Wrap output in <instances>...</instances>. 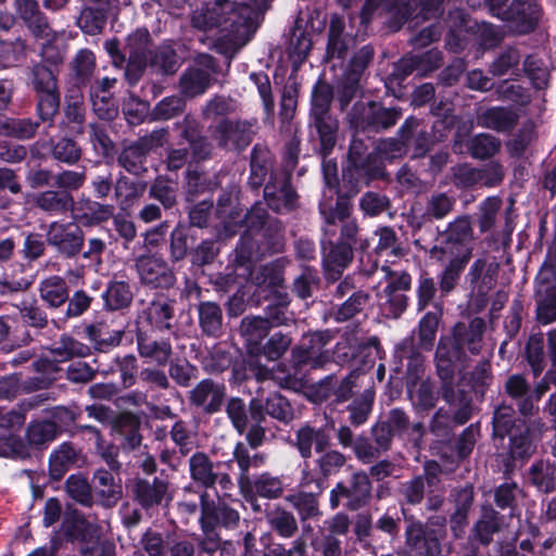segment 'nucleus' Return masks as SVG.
<instances>
[{
  "label": "nucleus",
  "instance_id": "24",
  "mask_svg": "<svg viewBox=\"0 0 556 556\" xmlns=\"http://www.w3.org/2000/svg\"><path fill=\"white\" fill-rule=\"evenodd\" d=\"M357 192V189H353L346 194L339 193L333 207L327 208L324 204L319 205V213L324 219L323 231L325 236L332 238L338 232V224L345 223V220H356V218L351 217L353 210L351 198Z\"/></svg>",
  "mask_w": 556,
  "mask_h": 556
},
{
  "label": "nucleus",
  "instance_id": "50",
  "mask_svg": "<svg viewBox=\"0 0 556 556\" xmlns=\"http://www.w3.org/2000/svg\"><path fill=\"white\" fill-rule=\"evenodd\" d=\"M477 397L483 399L493 381L492 366L489 359H481L462 376Z\"/></svg>",
  "mask_w": 556,
  "mask_h": 556
},
{
  "label": "nucleus",
  "instance_id": "7",
  "mask_svg": "<svg viewBox=\"0 0 556 556\" xmlns=\"http://www.w3.org/2000/svg\"><path fill=\"white\" fill-rule=\"evenodd\" d=\"M372 497V481L365 470L352 472L346 482L339 481L329 493V505L337 509L343 505L350 511L366 507Z\"/></svg>",
  "mask_w": 556,
  "mask_h": 556
},
{
  "label": "nucleus",
  "instance_id": "26",
  "mask_svg": "<svg viewBox=\"0 0 556 556\" xmlns=\"http://www.w3.org/2000/svg\"><path fill=\"white\" fill-rule=\"evenodd\" d=\"M92 491L96 502L104 508H113L123 496L121 479H115L113 473L104 468L97 469L92 476Z\"/></svg>",
  "mask_w": 556,
  "mask_h": 556
},
{
  "label": "nucleus",
  "instance_id": "45",
  "mask_svg": "<svg viewBox=\"0 0 556 556\" xmlns=\"http://www.w3.org/2000/svg\"><path fill=\"white\" fill-rule=\"evenodd\" d=\"M249 413L252 424L244 432L247 446L253 450L262 446L266 440V428L263 422L266 420L265 414H262V400L252 399L249 403Z\"/></svg>",
  "mask_w": 556,
  "mask_h": 556
},
{
  "label": "nucleus",
  "instance_id": "13",
  "mask_svg": "<svg viewBox=\"0 0 556 556\" xmlns=\"http://www.w3.org/2000/svg\"><path fill=\"white\" fill-rule=\"evenodd\" d=\"M542 15L543 10L536 0H513L498 16L511 34L522 36L536 29Z\"/></svg>",
  "mask_w": 556,
  "mask_h": 556
},
{
  "label": "nucleus",
  "instance_id": "61",
  "mask_svg": "<svg viewBox=\"0 0 556 556\" xmlns=\"http://www.w3.org/2000/svg\"><path fill=\"white\" fill-rule=\"evenodd\" d=\"M150 67L157 74L173 75L179 68V59L170 46H160L149 56Z\"/></svg>",
  "mask_w": 556,
  "mask_h": 556
},
{
  "label": "nucleus",
  "instance_id": "27",
  "mask_svg": "<svg viewBox=\"0 0 556 556\" xmlns=\"http://www.w3.org/2000/svg\"><path fill=\"white\" fill-rule=\"evenodd\" d=\"M504 393L516 402L518 413L525 417H532L539 412L531 395V386L525 376L520 374L510 375L504 382Z\"/></svg>",
  "mask_w": 556,
  "mask_h": 556
},
{
  "label": "nucleus",
  "instance_id": "43",
  "mask_svg": "<svg viewBox=\"0 0 556 556\" xmlns=\"http://www.w3.org/2000/svg\"><path fill=\"white\" fill-rule=\"evenodd\" d=\"M68 285L63 277L50 276L39 283L40 299L50 307L59 308L68 300Z\"/></svg>",
  "mask_w": 556,
  "mask_h": 556
},
{
  "label": "nucleus",
  "instance_id": "14",
  "mask_svg": "<svg viewBox=\"0 0 556 556\" xmlns=\"http://www.w3.org/2000/svg\"><path fill=\"white\" fill-rule=\"evenodd\" d=\"M46 240L62 257L75 258L84 249L85 233L74 222H52L48 226Z\"/></svg>",
  "mask_w": 556,
  "mask_h": 556
},
{
  "label": "nucleus",
  "instance_id": "55",
  "mask_svg": "<svg viewBox=\"0 0 556 556\" xmlns=\"http://www.w3.org/2000/svg\"><path fill=\"white\" fill-rule=\"evenodd\" d=\"M104 306L110 311L128 307L134 299L131 286L127 281H112L102 294Z\"/></svg>",
  "mask_w": 556,
  "mask_h": 556
},
{
  "label": "nucleus",
  "instance_id": "12",
  "mask_svg": "<svg viewBox=\"0 0 556 556\" xmlns=\"http://www.w3.org/2000/svg\"><path fill=\"white\" fill-rule=\"evenodd\" d=\"M134 501L146 511L155 510L161 506H168L173 501L170 483L166 479L135 478L130 484Z\"/></svg>",
  "mask_w": 556,
  "mask_h": 556
},
{
  "label": "nucleus",
  "instance_id": "6",
  "mask_svg": "<svg viewBox=\"0 0 556 556\" xmlns=\"http://www.w3.org/2000/svg\"><path fill=\"white\" fill-rule=\"evenodd\" d=\"M406 544L419 556H440L446 536V518L434 515L424 523L414 516L406 517Z\"/></svg>",
  "mask_w": 556,
  "mask_h": 556
},
{
  "label": "nucleus",
  "instance_id": "21",
  "mask_svg": "<svg viewBox=\"0 0 556 556\" xmlns=\"http://www.w3.org/2000/svg\"><path fill=\"white\" fill-rule=\"evenodd\" d=\"M176 300L164 294L155 295L141 312L140 317L155 330L170 331L176 321Z\"/></svg>",
  "mask_w": 556,
  "mask_h": 556
},
{
  "label": "nucleus",
  "instance_id": "2",
  "mask_svg": "<svg viewBox=\"0 0 556 556\" xmlns=\"http://www.w3.org/2000/svg\"><path fill=\"white\" fill-rule=\"evenodd\" d=\"M270 0H214L193 12L194 28L210 30L220 28L213 43L214 49L232 58L254 36L257 29L256 14L266 11Z\"/></svg>",
  "mask_w": 556,
  "mask_h": 556
},
{
  "label": "nucleus",
  "instance_id": "20",
  "mask_svg": "<svg viewBox=\"0 0 556 556\" xmlns=\"http://www.w3.org/2000/svg\"><path fill=\"white\" fill-rule=\"evenodd\" d=\"M290 444L296 448L304 462L316 453L324 452L330 445V435L324 427H314L308 422L302 424L294 431V439Z\"/></svg>",
  "mask_w": 556,
  "mask_h": 556
},
{
  "label": "nucleus",
  "instance_id": "58",
  "mask_svg": "<svg viewBox=\"0 0 556 556\" xmlns=\"http://www.w3.org/2000/svg\"><path fill=\"white\" fill-rule=\"evenodd\" d=\"M467 147L469 154L473 159L488 160L500 152L502 141L494 135L481 132L471 137Z\"/></svg>",
  "mask_w": 556,
  "mask_h": 556
},
{
  "label": "nucleus",
  "instance_id": "44",
  "mask_svg": "<svg viewBox=\"0 0 556 556\" xmlns=\"http://www.w3.org/2000/svg\"><path fill=\"white\" fill-rule=\"evenodd\" d=\"M243 491L251 492L260 497L277 500L282 496L285 488L282 479L268 471L254 476Z\"/></svg>",
  "mask_w": 556,
  "mask_h": 556
},
{
  "label": "nucleus",
  "instance_id": "56",
  "mask_svg": "<svg viewBox=\"0 0 556 556\" xmlns=\"http://www.w3.org/2000/svg\"><path fill=\"white\" fill-rule=\"evenodd\" d=\"M50 152L53 160L68 166L77 164L83 157L81 147L72 138L50 139Z\"/></svg>",
  "mask_w": 556,
  "mask_h": 556
},
{
  "label": "nucleus",
  "instance_id": "18",
  "mask_svg": "<svg viewBox=\"0 0 556 556\" xmlns=\"http://www.w3.org/2000/svg\"><path fill=\"white\" fill-rule=\"evenodd\" d=\"M256 121H232L224 118L213 128L212 136L224 149L243 150L252 141Z\"/></svg>",
  "mask_w": 556,
  "mask_h": 556
},
{
  "label": "nucleus",
  "instance_id": "25",
  "mask_svg": "<svg viewBox=\"0 0 556 556\" xmlns=\"http://www.w3.org/2000/svg\"><path fill=\"white\" fill-rule=\"evenodd\" d=\"M321 242L323 249L328 250L324 257L327 279L336 280L352 262L356 249L334 240V237L330 238L325 235Z\"/></svg>",
  "mask_w": 556,
  "mask_h": 556
},
{
  "label": "nucleus",
  "instance_id": "40",
  "mask_svg": "<svg viewBox=\"0 0 556 556\" xmlns=\"http://www.w3.org/2000/svg\"><path fill=\"white\" fill-rule=\"evenodd\" d=\"M261 544L263 556H305L307 548L306 541L302 536L287 544L275 539L273 533L263 534Z\"/></svg>",
  "mask_w": 556,
  "mask_h": 556
},
{
  "label": "nucleus",
  "instance_id": "1",
  "mask_svg": "<svg viewBox=\"0 0 556 556\" xmlns=\"http://www.w3.org/2000/svg\"><path fill=\"white\" fill-rule=\"evenodd\" d=\"M486 323L473 317L468 323H456L448 336L441 337L435 351L437 372L441 380L442 399L455 408L454 421L466 424L472 415L473 405L470 394L454 384L455 366H466L470 356L479 355L483 346Z\"/></svg>",
  "mask_w": 556,
  "mask_h": 556
},
{
  "label": "nucleus",
  "instance_id": "59",
  "mask_svg": "<svg viewBox=\"0 0 556 556\" xmlns=\"http://www.w3.org/2000/svg\"><path fill=\"white\" fill-rule=\"evenodd\" d=\"M262 414L268 415L283 425H288L294 419L291 403L280 393H273L264 402L262 401Z\"/></svg>",
  "mask_w": 556,
  "mask_h": 556
},
{
  "label": "nucleus",
  "instance_id": "64",
  "mask_svg": "<svg viewBox=\"0 0 556 556\" xmlns=\"http://www.w3.org/2000/svg\"><path fill=\"white\" fill-rule=\"evenodd\" d=\"M147 156L142 148L134 141L122 149L117 157V163L129 174L139 175L146 169L144 164Z\"/></svg>",
  "mask_w": 556,
  "mask_h": 556
},
{
  "label": "nucleus",
  "instance_id": "33",
  "mask_svg": "<svg viewBox=\"0 0 556 556\" xmlns=\"http://www.w3.org/2000/svg\"><path fill=\"white\" fill-rule=\"evenodd\" d=\"M456 205V198L446 192H432L425 203L424 213L417 219V227L420 228L427 223L444 219L450 215Z\"/></svg>",
  "mask_w": 556,
  "mask_h": 556
},
{
  "label": "nucleus",
  "instance_id": "34",
  "mask_svg": "<svg viewBox=\"0 0 556 556\" xmlns=\"http://www.w3.org/2000/svg\"><path fill=\"white\" fill-rule=\"evenodd\" d=\"M211 73L199 67L189 66L180 75L178 87L184 98H195L206 92L212 84Z\"/></svg>",
  "mask_w": 556,
  "mask_h": 556
},
{
  "label": "nucleus",
  "instance_id": "42",
  "mask_svg": "<svg viewBox=\"0 0 556 556\" xmlns=\"http://www.w3.org/2000/svg\"><path fill=\"white\" fill-rule=\"evenodd\" d=\"M521 426H523V422L517 418L516 410L511 404L503 401L494 407L492 417L493 437L503 440Z\"/></svg>",
  "mask_w": 556,
  "mask_h": 556
},
{
  "label": "nucleus",
  "instance_id": "5",
  "mask_svg": "<svg viewBox=\"0 0 556 556\" xmlns=\"http://www.w3.org/2000/svg\"><path fill=\"white\" fill-rule=\"evenodd\" d=\"M200 500V534L198 539L202 540V547L205 552H212L222 547V553H235L232 543L225 541L218 531V527L233 530L239 526L240 514L237 509L226 503H215L210 498L207 491H202Z\"/></svg>",
  "mask_w": 556,
  "mask_h": 556
},
{
  "label": "nucleus",
  "instance_id": "48",
  "mask_svg": "<svg viewBox=\"0 0 556 556\" xmlns=\"http://www.w3.org/2000/svg\"><path fill=\"white\" fill-rule=\"evenodd\" d=\"M72 78L78 88L91 83L96 70V56L89 49L79 50L71 62Z\"/></svg>",
  "mask_w": 556,
  "mask_h": 556
},
{
  "label": "nucleus",
  "instance_id": "32",
  "mask_svg": "<svg viewBox=\"0 0 556 556\" xmlns=\"http://www.w3.org/2000/svg\"><path fill=\"white\" fill-rule=\"evenodd\" d=\"M36 208L49 216L64 215L74 207L73 195L65 190H45L33 198Z\"/></svg>",
  "mask_w": 556,
  "mask_h": 556
},
{
  "label": "nucleus",
  "instance_id": "38",
  "mask_svg": "<svg viewBox=\"0 0 556 556\" xmlns=\"http://www.w3.org/2000/svg\"><path fill=\"white\" fill-rule=\"evenodd\" d=\"M147 191V182L121 176L114 184V198L123 211L138 204Z\"/></svg>",
  "mask_w": 556,
  "mask_h": 556
},
{
  "label": "nucleus",
  "instance_id": "37",
  "mask_svg": "<svg viewBox=\"0 0 556 556\" xmlns=\"http://www.w3.org/2000/svg\"><path fill=\"white\" fill-rule=\"evenodd\" d=\"M361 371L358 369L352 370L339 384H337L334 376L330 375L320 380L318 392L323 397L328 399L333 394L337 402L342 403L349 401L353 394L354 389L357 387V379Z\"/></svg>",
  "mask_w": 556,
  "mask_h": 556
},
{
  "label": "nucleus",
  "instance_id": "19",
  "mask_svg": "<svg viewBox=\"0 0 556 556\" xmlns=\"http://www.w3.org/2000/svg\"><path fill=\"white\" fill-rule=\"evenodd\" d=\"M291 176L287 173L271 174L270 180L264 186V198L267 206L276 213H289L295 208L298 194L292 188Z\"/></svg>",
  "mask_w": 556,
  "mask_h": 556
},
{
  "label": "nucleus",
  "instance_id": "47",
  "mask_svg": "<svg viewBox=\"0 0 556 556\" xmlns=\"http://www.w3.org/2000/svg\"><path fill=\"white\" fill-rule=\"evenodd\" d=\"M311 126L316 130L324 155L329 154L337 142L338 121L331 113L313 115Z\"/></svg>",
  "mask_w": 556,
  "mask_h": 556
},
{
  "label": "nucleus",
  "instance_id": "16",
  "mask_svg": "<svg viewBox=\"0 0 556 556\" xmlns=\"http://www.w3.org/2000/svg\"><path fill=\"white\" fill-rule=\"evenodd\" d=\"M351 527V520L345 513H337L332 517L326 519L323 527L318 529L319 535L311 541V545L315 552L321 556H338L342 549L339 535H346Z\"/></svg>",
  "mask_w": 556,
  "mask_h": 556
},
{
  "label": "nucleus",
  "instance_id": "46",
  "mask_svg": "<svg viewBox=\"0 0 556 556\" xmlns=\"http://www.w3.org/2000/svg\"><path fill=\"white\" fill-rule=\"evenodd\" d=\"M522 55L517 47H506L494 58L489 65V72L494 77H502L508 74L520 76V62Z\"/></svg>",
  "mask_w": 556,
  "mask_h": 556
},
{
  "label": "nucleus",
  "instance_id": "28",
  "mask_svg": "<svg viewBox=\"0 0 556 556\" xmlns=\"http://www.w3.org/2000/svg\"><path fill=\"white\" fill-rule=\"evenodd\" d=\"M504 527V516L496 511L491 505H484L481 509V516L472 527L469 536L470 548L475 542L481 545H489L493 541V535L501 532Z\"/></svg>",
  "mask_w": 556,
  "mask_h": 556
},
{
  "label": "nucleus",
  "instance_id": "17",
  "mask_svg": "<svg viewBox=\"0 0 556 556\" xmlns=\"http://www.w3.org/2000/svg\"><path fill=\"white\" fill-rule=\"evenodd\" d=\"M227 389L224 382L212 378L200 380L189 392V405L202 413L213 415L223 408L226 402Z\"/></svg>",
  "mask_w": 556,
  "mask_h": 556
},
{
  "label": "nucleus",
  "instance_id": "15",
  "mask_svg": "<svg viewBox=\"0 0 556 556\" xmlns=\"http://www.w3.org/2000/svg\"><path fill=\"white\" fill-rule=\"evenodd\" d=\"M318 457L314 460L315 468L311 469L309 462L303 463L301 471V485L315 486L321 493L325 489V481L338 475L346 464V456L338 450H325L318 453Z\"/></svg>",
  "mask_w": 556,
  "mask_h": 556
},
{
  "label": "nucleus",
  "instance_id": "57",
  "mask_svg": "<svg viewBox=\"0 0 556 556\" xmlns=\"http://www.w3.org/2000/svg\"><path fill=\"white\" fill-rule=\"evenodd\" d=\"M150 41V33L146 28H138L129 34L124 45L127 60L148 62L151 54L149 50Z\"/></svg>",
  "mask_w": 556,
  "mask_h": 556
},
{
  "label": "nucleus",
  "instance_id": "36",
  "mask_svg": "<svg viewBox=\"0 0 556 556\" xmlns=\"http://www.w3.org/2000/svg\"><path fill=\"white\" fill-rule=\"evenodd\" d=\"M265 519L270 530L278 535L276 539L280 542L293 538L299 531L294 514L282 506L275 505L266 510Z\"/></svg>",
  "mask_w": 556,
  "mask_h": 556
},
{
  "label": "nucleus",
  "instance_id": "10",
  "mask_svg": "<svg viewBox=\"0 0 556 556\" xmlns=\"http://www.w3.org/2000/svg\"><path fill=\"white\" fill-rule=\"evenodd\" d=\"M190 479L204 491L213 489L216 484L224 492L231 491L235 483L228 472H220L217 469L224 463H214L212 458L204 452L198 451L193 453L189 460Z\"/></svg>",
  "mask_w": 556,
  "mask_h": 556
},
{
  "label": "nucleus",
  "instance_id": "23",
  "mask_svg": "<svg viewBox=\"0 0 556 556\" xmlns=\"http://www.w3.org/2000/svg\"><path fill=\"white\" fill-rule=\"evenodd\" d=\"M519 113L511 106H491L477 114V124L498 134H510L519 122Z\"/></svg>",
  "mask_w": 556,
  "mask_h": 556
},
{
  "label": "nucleus",
  "instance_id": "30",
  "mask_svg": "<svg viewBox=\"0 0 556 556\" xmlns=\"http://www.w3.org/2000/svg\"><path fill=\"white\" fill-rule=\"evenodd\" d=\"M85 336L98 352H109L118 346L125 331L114 329L106 320H97L85 327Z\"/></svg>",
  "mask_w": 556,
  "mask_h": 556
},
{
  "label": "nucleus",
  "instance_id": "9",
  "mask_svg": "<svg viewBox=\"0 0 556 556\" xmlns=\"http://www.w3.org/2000/svg\"><path fill=\"white\" fill-rule=\"evenodd\" d=\"M332 339L333 333L328 329L304 336L300 345L292 350V363L296 367L323 368L331 359V354L326 346Z\"/></svg>",
  "mask_w": 556,
  "mask_h": 556
},
{
  "label": "nucleus",
  "instance_id": "22",
  "mask_svg": "<svg viewBox=\"0 0 556 556\" xmlns=\"http://www.w3.org/2000/svg\"><path fill=\"white\" fill-rule=\"evenodd\" d=\"M268 455L264 452H255L251 454L245 443L239 441L236 443L232 451V458L225 462L224 465L230 468L233 463L237 464L239 473L237 477L238 485L241 490H244L250 480L252 479L250 471L251 469H258L266 465Z\"/></svg>",
  "mask_w": 556,
  "mask_h": 556
},
{
  "label": "nucleus",
  "instance_id": "35",
  "mask_svg": "<svg viewBox=\"0 0 556 556\" xmlns=\"http://www.w3.org/2000/svg\"><path fill=\"white\" fill-rule=\"evenodd\" d=\"M303 368L296 367L294 364L292 371L282 364L275 365L271 368L258 366L254 375L258 381L274 380L281 388L298 389L303 382L304 375L301 372Z\"/></svg>",
  "mask_w": 556,
  "mask_h": 556
},
{
  "label": "nucleus",
  "instance_id": "60",
  "mask_svg": "<svg viewBox=\"0 0 556 556\" xmlns=\"http://www.w3.org/2000/svg\"><path fill=\"white\" fill-rule=\"evenodd\" d=\"M51 352L58 361L64 362L74 357H87L91 354V349L72 336L62 334L59 341L54 342Z\"/></svg>",
  "mask_w": 556,
  "mask_h": 556
},
{
  "label": "nucleus",
  "instance_id": "52",
  "mask_svg": "<svg viewBox=\"0 0 556 556\" xmlns=\"http://www.w3.org/2000/svg\"><path fill=\"white\" fill-rule=\"evenodd\" d=\"M270 325L261 316H247L240 325V332L250 348V352L258 351L263 339L268 334Z\"/></svg>",
  "mask_w": 556,
  "mask_h": 556
},
{
  "label": "nucleus",
  "instance_id": "54",
  "mask_svg": "<svg viewBox=\"0 0 556 556\" xmlns=\"http://www.w3.org/2000/svg\"><path fill=\"white\" fill-rule=\"evenodd\" d=\"M317 492H298L286 497L287 502L298 511L302 522L317 518L321 515Z\"/></svg>",
  "mask_w": 556,
  "mask_h": 556
},
{
  "label": "nucleus",
  "instance_id": "51",
  "mask_svg": "<svg viewBox=\"0 0 556 556\" xmlns=\"http://www.w3.org/2000/svg\"><path fill=\"white\" fill-rule=\"evenodd\" d=\"M118 433L121 435V448L125 452H132L142 444V434L140 433V420L131 414H123L117 421Z\"/></svg>",
  "mask_w": 556,
  "mask_h": 556
},
{
  "label": "nucleus",
  "instance_id": "3",
  "mask_svg": "<svg viewBox=\"0 0 556 556\" xmlns=\"http://www.w3.org/2000/svg\"><path fill=\"white\" fill-rule=\"evenodd\" d=\"M473 228L467 214L447 224L441 239L430 249V257L442 267L438 275L441 296L458 286L460 277L472 257Z\"/></svg>",
  "mask_w": 556,
  "mask_h": 556
},
{
  "label": "nucleus",
  "instance_id": "39",
  "mask_svg": "<svg viewBox=\"0 0 556 556\" xmlns=\"http://www.w3.org/2000/svg\"><path fill=\"white\" fill-rule=\"evenodd\" d=\"M199 327L203 336L219 338L223 333L224 314L219 304L203 301L198 304Z\"/></svg>",
  "mask_w": 556,
  "mask_h": 556
},
{
  "label": "nucleus",
  "instance_id": "41",
  "mask_svg": "<svg viewBox=\"0 0 556 556\" xmlns=\"http://www.w3.org/2000/svg\"><path fill=\"white\" fill-rule=\"evenodd\" d=\"M41 123L39 118H12L0 115V135L14 137L20 140H29L36 136Z\"/></svg>",
  "mask_w": 556,
  "mask_h": 556
},
{
  "label": "nucleus",
  "instance_id": "8",
  "mask_svg": "<svg viewBox=\"0 0 556 556\" xmlns=\"http://www.w3.org/2000/svg\"><path fill=\"white\" fill-rule=\"evenodd\" d=\"M401 108H386L380 102H357L349 114V122L355 130L380 132L396 125L402 117Z\"/></svg>",
  "mask_w": 556,
  "mask_h": 556
},
{
  "label": "nucleus",
  "instance_id": "31",
  "mask_svg": "<svg viewBox=\"0 0 556 556\" xmlns=\"http://www.w3.org/2000/svg\"><path fill=\"white\" fill-rule=\"evenodd\" d=\"M137 350L141 357L149 358L159 366H165L173 356V346L170 340L163 338L153 339L146 331L140 329L136 332Z\"/></svg>",
  "mask_w": 556,
  "mask_h": 556
},
{
  "label": "nucleus",
  "instance_id": "62",
  "mask_svg": "<svg viewBox=\"0 0 556 556\" xmlns=\"http://www.w3.org/2000/svg\"><path fill=\"white\" fill-rule=\"evenodd\" d=\"M67 495L76 503L91 507L94 504L92 485L81 475H71L65 482Z\"/></svg>",
  "mask_w": 556,
  "mask_h": 556
},
{
  "label": "nucleus",
  "instance_id": "4",
  "mask_svg": "<svg viewBox=\"0 0 556 556\" xmlns=\"http://www.w3.org/2000/svg\"><path fill=\"white\" fill-rule=\"evenodd\" d=\"M48 47L42 49L43 61L33 64L28 73V87L34 93L35 111L37 117L48 127H52L60 111L61 92L59 88L56 64L62 56L55 54L48 56Z\"/></svg>",
  "mask_w": 556,
  "mask_h": 556
},
{
  "label": "nucleus",
  "instance_id": "11",
  "mask_svg": "<svg viewBox=\"0 0 556 556\" xmlns=\"http://www.w3.org/2000/svg\"><path fill=\"white\" fill-rule=\"evenodd\" d=\"M135 267L140 282L151 289H172L177 281L174 269L157 254L139 255Z\"/></svg>",
  "mask_w": 556,
  "mask_h": 556
},
{
  "label": "nucleus",
  "instance_id": "53",
  "mask_svg": "<svg viewBox=\"0 0 556 556\" xmlns=\"http://www.w3.org/2000/svg\"><path fill=\"white\" fill-rule=\"evenodd\" d=\"M149 198L157 201L164 211L173 210L178 204V188L172 180L159 176L150 185Z\"/></svg>",
  "mask_w": 556,
  "mask_h": 556
},
{
  "label": "nucleus",
  "instance_id": "49",
  "mask_svg": "<svg viewBox=\"0 0 556 556\" xmlns=\"http://www.w3.org/2000/svg\"><path fill=\"white\" fill-rule=\"evenodd\" d=\"M114 206L90 199H81L77 205V218L85 225H97L109 220L114 215Z\"/></svg>",
  "mask_w": 556,
  "mask_h": 556
},
{
  "label": "nucleus",
  "instance_id": "63",
  "mask_svg": "<svg viewBox=\"0 0 556 556\" xmlns=\"http://www.w3.org/2000/svg\"><path fill=\"white\" fill-rule=\"evenodd\" d=\"M523 73L535 89H544L549 81V67L546 62L535 54H529L523 60Z\"/></svg>",
  "mask_w": 556,
  "mask_h": 556
},
{
  "label": "nucleus",
  "instance_id": "29",
  "mask_svg": "<svg viewBox=\"0 0 556 556\" xmlns=\"http://www.w3.org/2000/svg\"><path fill=\"white\" fill-rule=\"evenodd\" d=\"M274 162L269 149L262 144H255L251 151L249 186L252 189H260L270 180L271 174H280L273 169Z\"/></svg>",
  "mask_w": 556,
  "mask_h": 556
}]
</instances>
